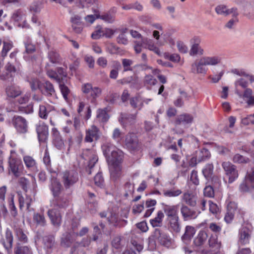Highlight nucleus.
Wrapping results in <instances>:
<instances>
[{
	"instance_id": "obj_33",
	"label": "nucleus",
	"mask_w": 254,
	"mask_h": 254,
	"mask_svg": "<svg viewBox=\"0 0 254 254\" xmlns=\"http://www.w3.org/2000/svg\"><path fill=\"white\" fill-rule=\"evenodd\" d=\"M62 185L59 181L56 179H53L51 180L50 190L55 197L60 195L61 191Z\"/></svg>"
},
{
	"instance_id": "obj_3",
	"label": "nucleus",
	"mask_w": 254,
	"mask_h": 254,
	"mask_svg": "<svg viewBox=\"0 0 254 254\" xmlns=\"http://www.w3.org/2000/svg\"><path fill=\"white\" fill-rule=\"evenodd\" d=\"M78 180V174L74 170L66 171L63 174L62 182L65 189L73 186Z\"/></svg>"
},
{
	"instance_id": "obj_62",
	"label": "nucleus",
	"mask_w": 254,
	"mask_h": 254,
	"mask_svg": "<svg viewBox=\"0 0 254 254\" xmlns=\"http://www.w3.org/2000/svg\"><path fill=\"white\" fill-rule=\"evenodd\" d=\"M124 189L126 191L125 196H127L129 194H132L134 192V186L130 182L127 181L124 186Z\"/></svg>"
},
{
	"instance_id": "obj_51",
	"label": "nucleus",
	"mask_w": 254,
	"mask_h": 254,
	"mask_svg": "<svg viewBox=\"0 0 254 254\" xmlns=\"http://www.w3.org/2000/svg\"><path fill=\"white\" fill-rule=\"evenodd\" d=\"M96 2V0H76L77 5L80 8H88Z\"/></svg>"
},
{
	"instance_id": "obj_48",
	"label": "nucleus",
	"mask_w": 254,
	"mask_h": 254,
	"mask_svg": "<svg viewBox=\"0 0 254 254\" xmlns=\"http://www.w3.org/2000/svg\"><path fill=\"white\" fill-rule=\"evenodd\" d=\"M13 43L11 41H4L3 42L2 49L1 52V56L4 58L6 56L7 53L12 48Z\"/></svg>"
},
{
	"instance_id": "obj_14",
	"label": "nucleus",
	"mask_w": 254,
	"mask_h": 254,
	"mask_svg": "<svg viewBox=\"0 0 254 254\" xmlns=\"http://www.w3.org/2000/svg\"><path fill=\"white\" fill-rule=\"evenodd\" d=\"M36 130L39 141L44 142L46 141L48 136V127L42 122H39L36 125Z\"/></svg>"
},
{
	"instance_id": "obj_4",
	"label": "nucleus",
	"mask_w": 254,
	"mask_h": 254,
	"mask_svg": "<svg viewBox=\"0 0 254 254\" xmlns=\"http://www.w3.org/2000/svg\"><path fill=\"white\" fill-rule=\"evenodd\" d=\"M225 175L228 178V183H232L239 176L237 167L230 162H224L222 164Z\"/></svg>"
},
{
	"instance_id": "obj_32",
	"label": "nucleus",
	"mask_w": 254,
	"mask_h": 254,
	"mask_svg": "<svg viewBox=\"0 0 254 254\" xmlns=\"http://www.w3.org/2000/svg\"><path fill=\"white\" fill-rule=\"evenodd\" d=\"M117 9L116 7H113L108 12L105 13L101 15H99V18L105 22L108 23H113L115 20V13L116 12Z\"/></svg>"
},
{
	"instance_id": "obj_19",
	"label": "nucleus",
	"mask_w": 254,
	"mask_h": 254,
	"mask_svg": "<svg viewBox=\"0 0 254 254\" xmlns=\"http://www.w3.org/2000/svg\"><path fill=\"white\" fill-rule=\"evenodd\" d=\"M142 44H143V48L154 52L157 55H161L159 48L152 39L147 37L142 38Z\"/></svg>"
},
{
	"instance_id": "obj_24",
	"label": "nucleus",
	"mask_w": 254,
	"mask_h": 254,
	"mask_svg": "<svg viewBox=\"0 0 254 254\" xmlns=\"http://www.w3.org/2000/svg\"><path fill=\"white\" fill-rule=\"evenodd\" d=\"M53 141L54 145L58 149H61L64 146V141L60 132L56 128L52 129Z\"/></svg>"
},
{
	"instance_id": "obj_47",
	"label": "nucleus",
	"mask_w": 254,
	"mask_h": 254,
	"mask_svg": "<svg viewBox=\"0 0 254 254\" xmlns=\"http://www.w3.org/2000/svg\"><path fill=\"white\" fill-rule=\"evenodd\" d=\"M113 165L114 167L111 170V176L112 179L116 180L121 177L122 175V169L118 164Z\"/></svg>"
},
{
	"instance_id": "obj_16",
	"label": "nucleus",
	"mask_w": 254,
	"mask_h": 254,
	"mask_svg": "<svg viewBox=\"0 0 254 254\" xmlns=\"http://www.w3.org/2000/svg\"><path fill=\"white\" fill-rule=\"evenodd\" d=\"M180 211L183 219L185 221L196 218L200 213V212H197L195 210L189 208L185 204L182 205Z\"/></svg>"
},
{
	"instance_id": "obj_43",
	"label": "nucleus",
	"mask_w": 254,
	"mask_h": 254,
	"mask_svg": "<svg viewBox=\"0 0 254 254\" xmlns=\"http://www.w3.org/2000/svg\"><path fill=\"white\" fill-rule=\"evenodd\" d=\"M73 242L70 233H65L61 238V245L64 247H69Z\"/></svg>"
},
{
	"instance_id": "obj_55",
	"label": "nucleus",
	"mask_w": 254,
	"mask_h": 254,
	"mask_svg": "<svg viewBox=\"0 0 254 254\" xmlns=\"http://www.w3.org/2000/svg\"><path fill=\"white\" fill-rule=\"evenodd\" d=\"M213 165L212 164H207L202 170V173L205 178L208 179L213 174Z\"/></svg>"
},
{
	"instance_id": "obj_42",
	"label": "nucleus",
	"mask_w": 254,
	"mask_h": 254,
	"mask_svg": "<svg viewBox=\"0 0 254 254\" xmlns=\"http://www.w3.org/2000/svg\"><path fill=\"white\" fill-rule=\"evenodd\" d=\"M197 161L198 162L206 160L210 157L211 154L208 149L202 148L196 152Z\"/></svg>"
},
{
	"instance_id": "obj_1",
	"label": "nucleus",
	"mask_w": 254,
	"mask_h": 254,
	"mask_svg": "<svg viewBox=\"0 0 254 254\" xmlns=\"http://www.w3.org/2000/svg\"><path fill=\"white\" fill-rule=\"evenodd\" d=\"M220 63L221 59L218 56H203L191 64V72L204 75L207 71L206 66H215Z\"/></svg>"
},
{
	"instance_id": "obj_8",
	"label": "nucleus",
	"mask_w": 254,
	"mask_h": 254,
	"mask_svg": "<svg viewBox=\"0 0 254 254\" xmlns=\"http://www.w3.org/2000/svg\"><path fill=\"white\" fill-rule=\"evenodd\" d=\"M251 226L249 224L243 225L239 231L238 243L242 245H245L249 243L252 231Z\"/></svg>"
},
{
	"instance_id": "obj_27",
	"label": "nucleus",
	"mask_w": 254,
	"mask_h": 254,
	"mask_svg": "<svg viewBox=\"0 0 254 254\" xmlns=\"http://www.w3.org/2000/svg\"><path fill=\"white\" fill-rule=\"evenodd\" d=\"M19 183L25 192L27 191V189L30 187L31 185L33 190H34L36 187V180L33 176H30V180L25 178H20Z\"/></svg>"
},
{
	"instance_id": "obj_63",
	"label": "nucleus",
	"mask_w": 254,
	"mask_h": 254,
	"mask_svg": "<svg viewBox=\"0 0 254 254\" xmlns=\"http://www.w3.org/2000/svg\"><path fill=\"white\" fill-rule=\"evenodd\" d=\"M45 245L48 248H52L55 244V238L53 236H46L44 238Z\"/></svg>"
},
{
	"instance_id": "obj_22",
	"label": "nucleus",
	"mask_w": 254,
	"mask_h": 254,
	"mask_svg": "<svg viewBox=\"0 0 254 254\" xmlns=\"http://www.w3.org/2000/svg\"><path fill=\"white\" fill-rule=\"evenodd\" d=\"M10 19L15 24L20 27V22L25 19V12L21 9H17L12 13Z\"/></svg>"
},
{
	"instance_id": "obj_37",
	"label": "nucleus",
	"mask_w": 254,
	"mask_h": 254,
	"mask_svg": "<svg viewBox=\"0 0 254 254\" xmlns=\"http://www.w3.org/2000/svg\"><path fill=\"white\" fill-rule=\"evenodd\" d=\"M48 59L52 64H58L61 62L62 59L60 55L55 50H51L48 52Z\"/></svg>"
},
{
	"instance_id": "obj_23",
	"label": "nucleus",
	"mask_w": 254,
	"mask_h": 254,
	"mask_svg": "<svg viewBox=\"0 0 254 254\" xmlns=\"http://www.w3.org/2000/svg\"><path fill=\"white\" fill-rule=\"evenodd\" d=\"M123 158V152L120 149L116 148L115 150H112L110 158L107 159L113 164L120 163Z\"/></svg>"
},
{
	"instance_id": "obj_30",
	"label": "nucleus",
	"mask_w": 254,
	"mask_h": 254,
	"mask_svg": "<svg viewBox=\"0 0 254 254\" xmlns=\"http://www.w3.org/2000/svg\"><path fill=\"white\" fill-rule=\"evenodd\" d=\"M251 188H254V178L252 176H246L245 180L240 186V190L242 192L249 191Z\"/></svg>"
},
{
	"instance_id": "obj_50",
	"label": "nucleus",
	"mask_w": 254,
	"mask_h": 254,
	"mask_svg": "<svg viewBox=\"0 0 254 254\" xmlns=\"http://www.w3.org/2000/svg\"><path fill=\"white\" fill-rule=\"evenodd\" d=\"M112 247L116 249H121L123 247V237L121 236H115L111 242Z\"/></svg>"
},
{
	"instance_id": "obj_61",
	"label": "nucleus",
	"mask_w": 254,
	"mask_h": 254,
	"mask_svg": "<svg viewBox=\"0 0 254 254\" xmlns=\"http://www.w3.org/2000/svg\"><path fill=\"white\" fill-rule=\"evenodd\" d=\"M233 161L236 163H247L249 162V159L239 154H236L234 156Z\"/></svg>"
},
{
	"instance_id": "obj_35",
	"label": "nucleus",
	"mask_w": 254,
	"mask_h": 254,
	"mask_svg": "<svg viewBox=\"0 0 254 254\" xmlns=\"http://www.w3.org/2000/svg\"><path fill=\"white\" fill-rule=\"evenodd\" d=\"M164 217L163 212L160 210L158 211L156 216L153 219L150 220V223L153 227H161L162 225L163 218Z\"/></svg>"
},
{
	"instance_id": "obj_60",
	"label": "nucleus",
	"mask_w": 254,
	"mask_h": 254,
	"mask_svg": "<svg viewBox=\"0 0 254 254\" xmlns=\"http://www.w3.org/2000/svg\"><path fill=\"white\" fill-rule=\"evenodd\" d=\"M34 220L39 225L41 226H45L46 224L44 215L39 213H36L34 215Z\"/></svg>"
},
{
	"instance_id": "obj_49",
	"label": "nucleus",
	"mask_w": 254,
	"mask_h": 254,
	"mask_svg": "<svg viewBox=\"0 0 254 254\" xmlns=\"http://www.w3.org/2000/svg\"><path fill=\"white\" fill-rule=\"evenodd\" d=\"M43 7V3L40 1L33 2L29 7V10L33 14L39 13Z\"/></svg>"
},
{
	"instance_id": "obj_18",
	"label": "nucleus",
	"mask_w": 254,
	"mask_h": 254,
	"mask_svg": "<svg viewBox=\"0 0 254 254\" xmlns=\"http://www.w3.org/2000/svg\"><path fill=\"white\" fill-rule=\"evenodd\" d=\"M163 209L167 220L179 217L178 205L163 204Z\"/></svg>"
},
{
	"instance_id": "obj_7",
	"label": "nucleus",
	"mask_w": 254,
	"mask_h": 254,
	"mask_svg": "<svg viewBox=\"0 0 254 254\" xmlns=\"http://www.w3.org/2000/svg\"><path fill=\"white\" fill-rule=\"evenodd\" d=\"M101 132L99 128L95 125H92L85 130L84 140L87 142H92L94 140H98L101 136Z\"/></svg>"
},
{
	"instance_id": "obj_40",
	"label": "nucleus",
	"mask_w": 254,
	"mask_h": 254,
	"mask_svg": "<svg viewBox=\"0 0 254 254\" xmlns=\"http://www.w3.org/2000/svg\"><path fill=\"white\" fill-rule=\"evenodd\" d=\"M182 200L188 205L194 206L196 201L194 196L189 192H185L182 196Z\"/></svg>"
},
{
	"instance_id": "obj_41",
	"label": "nucleus",
	"mask_w": 254,
	"mask_h": 254,
	"mask_svg": "<svg viewBox=\"0 0 254 254\" xmlns=\"http://www.w3.org/2000/svg\"><path fill=\"white\" fill-rule=\"evenodd\" d=\"M23 161L27 168L31 170H34L36 168V162L35 160L30 156H25Z\"/></svg>"
},
{
	"instance_id": "obj_54",
	"label": "nucleus",
	"mask_w": 254,
	"mask_h": 254,
	"mask_svg": "<svg viewBox=\"0 0 254 254\" xmlns=\"http://www.w3.org/2000/svg\"><path fill=\"white\" fill-rule=\"evenodd\" d=\"M15 233L16 237L18 240L22 243H26L28 241V238L25 234L24 233L23 230L20 228H15Z\"/></svg>"
},
{
	"instance_id": "obj_58",
	"label": "nucleus",
	"mask_w": 254,
	"mask_h": 254,
	"mask_svg": "<svg viewBox=\"0 0 254 254\" xmlns=\"http://www.w3.org/2000/svg\"><path fill=\"white\" fill-rule=\"evenodd\" d=\"M15 254H32L31 250L27 246H17L14 250Z\"/></svg>"
},
{
	"instance_id": "obj_45",
	"label": "nucleus",
	"mask_w": 254,
	"mask_h": 254,
	"mask_svg": "<svg viewBox=\"0 0 254 254\" xmlns=\"http://www.w3.org/2000/svg\"><path fill=\"white\" fill-rule=\"evenodd\" d=\"M204 53V49L200 45H191L189 52L190 56H202Z\"/></svg>"
},
{
	"instance_id": "obj_12",
	"label": "nucleus",
	"mask_w": 254,
	"mask_h": 254,
	"mask_svg": "<svg viewBox=\"0 0 254 254\" xmlns=\"http://www.w3.org/2000/svg\"><path fill=\"white\" fill-rule=\"evenodd\" d=\"M193 121V117L191 115L188 114H183L178 116L174 122L176 129L179 127L180 125H182L184 127H188Z\"/></svg>"
},
{
	"instance_id": "obj_2",
	"label": "nucleus",
	"mask_w": 254,
	"mask_h": 254,
	"mask_svg": "<svg viewBox=\"0 0 254 254\" xmlns=\"http://www.w3.org/2000/svg\"><path fill=\"white\" fill-rule=\"evenodd\" d=\"M156 241L167 247L171 245V239L169 236L158 228L155 229L153 234L148 238L149 244L150 245L155 246Z\"/></svg>"
},
{
	"instance_id": "obj_13",
	"label": "nucleus",
	"mask_w": 254,
	"mask_h": 254,
	"mask_svg": "<svg viewBox=\"0 0 254 254\" xmlns=\"http://www.w3.org/2000/svg\"><path fill=\"white\" fill-rule=\"evenodd\" d=\"M9 167L11 173L15 176L18 177L20 175L23 165L20 159L10 156L9 160Z\"/></svg>"
},
{
	"instance_id": "obj_56",
	"label": "nucleus",
	"mask_w": 254,
	"mask_h": 254,
	"mask_svg": "<svg viewBox=\"0 0 254 254\" xmlns=\"http://www.w3.org/2000/svg\"><path fill=\"white\" fill-rule=\"evenodd\" d=\"M94 181L95 185L100 188L104 187L105 183L102 174L101 173H97L94 177Z\"/></svg>"
},
{
	"instance_id": "obj_10",
	"label": "nucleus",
	"mask_w": 254,
	"mask_h": 254,
	"mask_svg": "<svg viewBox=\"0 0 254 254\" xmlns=\"http://www.w3.org/2000/svg\"><path fill=\"white\" fill-rule=\"evenodd\" d=\"M70 22L73 31L77 34H80L85 26L82 21V17L78 14H74L70 18Z\"/></svg>"
},
{
	"instance_id": "obj_57",
	"label": "nucleus",
	"mask_w": 254,
	"mask_h": 254,
	"mask_svg": "<svg viewBox=\"0 0 254 254\" xmlns=\"http://www.w3.org/2000/svg\"><path fill=\"white\" fill-rule=\"evenodd\" d=\"M115 68L111 70L110 73V77L112 79H116L118 76V70L120 69L121 65L118 61L114 62Z\"/></svg>"
},
{
	"instance_id": "obj_59",
	"label": "nucleus",
	"mask_w": 254,
	"mask_h": 254,
	"mask_svg": "<svg viewBox=\"0 0 254 254\" xmlns=\"http://www.w3.org/2000/svg\"><path fill=\"white\" fill-rule=\"evenodd\" d=\"M70 254H85V252L80 244L75 243L71 249Z\"/></svg>"
},
{
	"instance_id": "obj_34",
	"label": "nucleus",
	"mask_w": 254,
	"mask_h": 254,
	"mask_svg": "<svg viewBox=\"0 0 254 254\" xmlns=\"http://www.w3.org/2000/svg\"><path fill=\"white\" fill-rule=\"evenodd\" d=\"M209 247L211 251L217 253L221 247V244L218 242L217 236H211L208 241Z\"/></svg>"
},
{
	"instance_id": "obj_53",
	"label": "nucleus",
	"mask_w": 254,
	"mask_h": 254,
	"mask_svg": "<svg viewBox=\"0 0 254 254\" xmlns=\"http://www.w3.org/2000/svg\"><path fill=\"white\" fill-rule=\"evenodd\" d=\"M182 191L179 189H171L163 191V194L167 197H176L180 195Z\"/></svg>"
},
{
	"instance_id": "obj_36",
	"label": "nucleus",
	"mask_w": 254,
	"mask_h": 254,
	"mask_svg": "<svg viewBox=\"0 0 254 254\" xmlns=\"http://www.w3.org/2000/svg\"><path fill=\"white\" fill-rule=\"evenodd\" d=\"M207 238V234L204 231L199 232L197 237L193 240V245L195 247H198L204 244Z\"/></svg>"
},
{
	"instance_id": "obj_28",
	"label": "nucleus",
	"mask_w": 254,
	"mask_h": 254,
	"mask_svg": "<svg viewBox=\"0 0 254 254\" xmlns=\"http://www.w3.org/2000/svg\"><path fill=\"white\" fill-rule=\"evenodd\" d=\"M15 72L16 68L14 66L8 62L4 67V71L1 72L0 78L2 79H7L13 76Z\"/></svg>"
},
{
	"instance_id": "obj_5",
	"label": "nucleus",
	"mask_w": 254,
	"mask_h": 254,
	"mask_svg": "<svg viewBox=\"0 0 254 254\" xmlns=\"http://www.w3.org/2000/svg\"><path fill=\"white\" fill-rule=\"evenodd\" d=\"M82 91L86 96L92 100H95L101 94L102 90L98 87H93L91 84L87 83L82 85Z\"/></svg>"
},
{
	"instance_id": "obj_25",
	"label": "nucleus",
	"mask_w": 254,
	"mask_h": 254,
	"mask_svg": "<svg viewBox=\"0 0 254 254\" xmlns=\"http://www.w3.org/2000/svg\"><path fill=\"white\" fill-rule=\"evenodd\" d=\"M5 92L8 97L15 98L21 94L22 91L19 86L11 84L6 87Z\"/></svg>"
},
{
	"instance_id": "obj_15",
	"label": "nucleus",
	"mask_w": 254,
	"mask_h": 254,
	"mask_svg": "<svg viewBox=\"0 0 254 254\" xmlns=\"http://www.w3.org/2000/svg\"><path fill=\"white\" fill-rule=\"evenodd\" d=\"M13 124L19 133H25L28 130L27 121L22 117H14L13 120Z\"/></svg>"
},
{
	"instance_id": "obj_44",
	"label": "nucleus",
	"mask_w": 254,
	"mask_h": 254,
	"mask_svg": "<svg viewBox=\"0 0 254 254\" xmlns=\"http://www.w3.org/2000/svg\"><path fill=\"white\" fill-rule=\"evenodd\" d=\"M97 119L99 122L105 123L109 119V116L107 113L106 109H99L97 111Z\"/></svg>"
},
{
	"instance_id": "obj_64",
	"label": "nucleus",
	"mask_w": 254,
	"mask_h": 254,
	"mask_svg": "<svg viewBox=\"0 0 254 254\" xmlns=\"http://www.w3.org/2000/svg\"><path fill=\"white\" fill-rule=\"evenodd\" d=\"M29 84L32 90L35 91L37 89L40 90L41 83L39 80L37 78H31L29 81Z\"/></svg>"
},
{
	"instance_id": "obj_21",
	"label": "nucleus",
	"mask_w": 254,
	"mask_h": 254,
	"mask_svg": "<svg viewBox=\"0 0 254 254\" xmlns=\"http://www.w3.org/2000/svg\"><path fill=\"white\" fill-rule=\"evenodd\" d=\"M25 51L23 53V58L26 61H35L37 57L34 56L33 57H30L29 56L30 54H32L36 51V48L35 46L30 43V42H27L25 43Z\"/></svg>"
},
{
	"instance_id": "obj_29",
	"label": "nucleus",
	"mask_w": 254,
	"mask_h": 254,
	"mask_svg": "<svg viewBox=\"0 0 254 254\" xmlns=\"http://www.w3.org/2000/svg\"><path fill=\"white\" fill-rule=\"evenodd\" d=\"M168 228L171 231L178 233L181 231V226L179 222V217L167 220Z\"/></svg>"
},
{
	"instance_id": "obj_38",
	"label": "nucleus",
	"mask_w": 254,
	"mask_h": 254,
	"mask_svg": "<svg viewBox=\"0 0 254 254\" xmlns=\"http://www.w3.org/2000/svg\"><path fill=\"white\" fill-rule=\"evenodd\" d=\"M19 207L21 209L22 207L24 206L25 204L27 209H29L31 203L32 201V197L28 195L27 194H25V197H24L23 196L19 194Z\"/></svg>"
},
{
	"instance_id": "obj_31",
	"label": "nucleus",
	"mask_w": 254,
	"mask_h": 254,
	"mask_svg": "<svg viewBox=\"0 0 254 254\" xmlns=\"http://www.w3.org/2000/svg\"><path fill=\"white\" fill-rule=\"evenodd\" d=\"M13 236L10 230L7 229L5 232V239H2L1 243L8 251H10L12 248Z\"/></svg>"
},
{
	"instance_id": "obj_11",
	"label": "nucleus",
	"mask_w": 254,
	"mask_h": 254,
	"mask_svg": "<svg viewBox=\"0 0 254 254\" xmlns=\"http://www.w3.org/2000/svg\"><path fill=\"white\" fill-rule=\"evenodd\" d=\"M38 114L40 118L47 120L49 115H55L57 113L55 107L47 104L40 105Z\"/></svg>"
},
{
	"instance_id": "obj_20",
	"label": "nucleus",
	"mask_w": 254,
	"mask_h": 254,
	"mask_svg": "<svg viewBox=\"0 0 254 254\" xmlns=\"http://www.w3.org/2000/svg\"><path fill=\"white\" fill-rule=\"evenodd\" d=\"M40 90L47 97H52L55 95V90L53 85L49 81H45L41 84Z\"/></svg>"
},
{
	"instance_id": "obj_39",
	"label": "nucleus",
	"mask_w": 254,
	"mask_h": 254,
	"mask_svg": "<svg viewBox=\"0 0 254 254\" xmlns=\"http://www.w3.org/2000/svg\"><path fill=\"white\" fill-rule=\"evenodd\" d=\"M68 203L69 201L66 197L59 195L55 199V205L60 208H64L68 205Z\"/></svg>"
},
{
	"instance_id": "obj_9",
	"label": "nucleus",
	"mask_w": 254,
	"mask_h": 254,
	"mask_svg": "<svg viewBox=\"0 0 254 254\" xmlns=\"http://www.w3.org/2000/svg\"><path fill=\"white\" fill-rule=\"evenodd\" d=\"M52 224L56 228H59L62 222V214L56 208L49 209L47 212Z\"/></svg>"
},
{
	"instance_id": "obj_52",
	"label": "nucleus",
	"mask_w": 254,
	"mask_h": 254,
	"mask_svg": "<svg viewBox=\"0 0 254 254\" xmlns=\"http://www.w3.org/2000/svg\"><path fill=\"white\" fill-rule=\"evenodd\" d=\"M157 80L151 74L146 75L144 78V84L147 87H151L157 83Z\"/></svg>"
},
{
	"instance_id": "obj_6",
	"label": "nucleus",
	"mask_w": 254,
	"mask_h": 254,
	"mask_svg": "<svg viewBox=\"0 0 254 254\" xmlns=\"http://www.w3.org/2000/svg\"><path fill=\"white\" fill-rule=\"evenodd\" d=\"M81 159L87 160L89 170L88 174H91V169L98 161V157L95 151L92 150L86 149L83 151L81 156Z\"/></svg>"
},
{
	"instance_id": "obj_26",
	"label": "nucleus",
	"mask_w": 254,
	"mask_h": 254,
	"mask_svg": "<svg viewBox=\"0 0 254 254\" xmlns=\"http://www.w3.org/2000/svg\"><path fill=\"white\" fill-rule=\"evenodd\" d=\"M195 233L194 227L191 226H187L185 228V232L182 237V240L184 244L188 245L190 244L191 238Z\"/></svg>"
},
{
	"instance_id": "obj_17",
	"label": "nucleus",
	"mask_w": 254,
	"mask_h": 254,
	"mask_svg": "<svg viewBox=\"0 0 254 254\" xmlns=\"http://www.w3.org/2000/svg\"><path fill=\"white\" fill-rule=\"evenodd\" d=\"M125 144L130 150H135L139 147L138 140L135 134L128 133L125 138Z\"/></svg>"
},
{
	"instance_id": "obj_46",
	"label": "nucleus",
	"mask_w": 254,
	"mask_h": 254,
	"mask_svg": "<svg viewBox=\"0 0 254 254\" xmlns=\"http://www.w3.org/2000/svg\"><path fill=\"white\" fill-rule=\"evenodd\" d=\"M116 148L115 146L109 142L105 143L102 146V149L104 155L107 158H110V155L111 154L112 150H115Z\"/></svg>"
}]
</instances>
